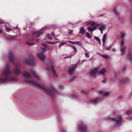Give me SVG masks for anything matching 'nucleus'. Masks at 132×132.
Instances as JSON below:
<instances>
[{
  "mask_svg": "<svg viewBox=\"0 0 132 132\" xmlns=\"http://www.w3.org/2000/svg\"><path fill=\"white\" fill-rule=\"evenodd\" d=\"M23 77L26 78H29L31 77L30 75L27 72H25L23 73Z\"/></svg>",
  "mask_w": 132,
  "mask_h": 132,
  "instance_id": "nucleus-15",
  "label": "nucleus"
},
{
  "mask_svg": "<svg viewBox=\"0 0 132 132\" xmlns=\"http://www.w3.org/2000/svg\"><path fill=\"white\" fill-rule=\"evenodd\" d=\"M15 64L16 66H19V63L18 62H17Z\"/></svg>",
  "mask_w": 132,
  "mask_h": 132,
  "instance_id": "nucleus-46",
  "label": "nucleus"
},
{
  "mask_svg": "<svg viewBox=\"0 0 132 132\" xmlns=\"http://www.w3.org/2000/svg\"><path fill=\"white\" fill-rule=\"evenodd\" d=\"M8 56L10 62L11 63L13 62L14 60V58L13 56L12 53L11 52L9 53V54Z\"/></svg>",
  "mask_w": 132,
  "mask_h": 132,
  "instance_id": "nucleus-10",
  "label": "nucleus"
},
{
  "mask_svg": "<svg viewBox=\"0 0 132 132\" xmlns=\"http://www.w3.org/2000/svg\"><path fill=\"white\" fill-rule=\"evenodd\" d=\"M81 93H85V91L84 90H82L81 91Z\"/></svg>",
  "mask_w": 132,
  "mask_h": 132,
  "instance_id": "nucleus-51",
  "label": "nucleus"
},
{
  "mask_svg": "<svg viewBox=\"0 0 132 132\" xmlns=\"http://www.w3.org/2000/svg\"><path fill=\"white\" fill-rule=\"evenodd\" d=\"M113 12L115 15L118 16L119 14V13L117 11V9L116 7H114L113 9Z\"/></svg>",
  "mask_w": 132,
  "mask_h": 132,
  "instance_id": "nucleus-22",
  "label": "nucleus"
},
{
  "mask_svg": "<svg viewBox=\"0 0 132 132\" xmlns=\"http://www.w3.org/2000/svg\"><path fill=\"white\" fill-rule=\"evenodd\" d=\"M49 40H51L52 39V38L51 37H50V38H49Z\"/></svg>",
  "mask_w": 132,
  "mask_h": 132,
  "instance_id": "nucleus-61",
  "label": "nucleus"
},
{
  "mask_svg": "<svg viewBox=\"0 0 132 132\" xmlns=\"http://www.w3.org/2000/svg\"><path fill=\"white\" fill-rule=\"evenodd\" d=\"M101 31V34H103V30H100Z\"/></svg>",
  "mask_w": 132,
  "mask_h": 132,
  "instance_id": "nucleus-59",
  "label": "nucleus"
},
{
  "mask_svg": "<svg viewBox=\"0 0 132 132\" xmlns=\"http://www.w3.org/2000/svg\"><path fill=\"white\" fill-rule=\"evenodd\" d=\"M124 41L123 39L121 41V47H124L123 45H124Z\"/></svg>",
  "mask_w": 132,
  "mask_h": 132,
  "instance_id": "nucleus-35",
  "label": "nucleus"
},
{
  "mask_svg": "<svg viewBox=\"0 0 132 132\" xmlns=\"http://www.w3.org/2000/svg\"><path fill=\"white\" fill-rule=\"evenodd\" d=\"M2 31L0 29V33H2Z\"/></svg>",
  "mask_w": 132,
  "mask_h": 132,
  "instance_id": "nucleus-63",
  "label": "nucleus"
},
{
  "mask_svg": "<svg viewBox=\"0 0 132 132\" xmlns=\"http://www.w3.org/2000/svg\"><path fill=\"white\" fill-rule=\"evenodd\" d=\"M58 87H59V88L60 89V88H63V86L62 85H59V86Z\"/></svg>",
  "mask_w": 132,
  "mask_h": 132,
  "instance_id": "nucleus-42",
  "label": "nucleus"
},
{
  "mask_svg": "<svg viewBox=\"0 0 132 132\" xmlns=\"http://www.w3.org/2000/svg\"><path fill=\"white\" fill-rule=\"evenodd\" d=\"M26 43L29 46H32L35 44V43L33 42L30 43L27 42H26Z\"/></svg>",
  "mask_w": 132,
  "mask_h": 132,
  "instance_id": "nucleus-29",
  "label": "nucleus"
},
{
  "mask_svg": "<svg viewBox=\"0 0 132 132\" xmlns=\"http://www.w3.org/2000/svg\"><path fill=\"white\" fill-rule=\"evenodd\" d=\"M47 37H48V38H50V35L49 34H48L47 35Z\"/></svg>",
  "mask_w": 132,
  "mask_h": 132,
  "instance_id": "nucleus-49",
  "label": "nucleus"
},
{
  "mask_svg": "<svg viewBox=\"0 0 132 132\" xmlns=\"http://www.w3.org/2000/svg\"><path fill=\"white\" fill-rule=\"evenodd\" d=\"M102 57L105 59H106L108 58V55H102Z\"/></svg>",
  "mask_w": 132,
  "mask_h": 132,
  "instance_id": "nucleus-36",
  "label": "nucleus"
},
{
  "mask_svg": "<svg viewBox=\"0 0 132 132\" xmlns=\"http://www.w3.org/2000/svg\"><path fill=\"white\" fill-rule=\"evenodd\" d=\"M68 34L69 35H70L73 32V31L72 30H71L70 29H69L68 30Z\"/></svg>",
  "mask_w": 132,
  "mask_h": 132,
  "instance_id": "nucleus-33",
  "label": "nucleus"
},
{
  "mask_svg": "<svg viewBox=\"0 0 132 132\" xmlns=\"http://www.w3.org/2000/svg\"><path fill=\"white\" fill-rule=\"evenodd\" d=\"M77 67L76 64L72 65L71 68L69 70V72L70 74L72 75L73 73Z\"/></svg>",
  "mask_w": 132,
  "mask_h": 132,
  "instance_id": "nucleus-8",
  "label": "nucleus"
},
{
  "mask_svg": "<svg viewBox=\"0 0 132 132\" xmlns=\"http://www.w3.org/2000/svg\"><path fill=\"white\" fill-rule=\"evenodd\" d=\"M69 46L72 47V48L75 50V51L76 52H77V49L75 46L70 45H69Z\"/></svg>",
  "mask_w": 132,
  "mask_h": 132,
  "instance_id": "nucleus-28",
  "label": "nucleus"
},
{
  "mask_svg": "<svg viewBox=\"0 0 132 132\" xmlns=\"http://www.w3.org/2000/svg\"><path fill=\"white\" fill-rule=\"evenodd\" d=\"M122 119V117L121 116H119L117 119H114V118H109L108 119V120L112 121H114L116 122L117 125L120 124L121 122Z\"/></svg>",
  "mask_w": 132,
  "mask_h": 132,
  "instance_id": "nucleus-4",
  "label": "nucleus"
},
{
  "mask_svg": "<svg viewBox=\"0 0 132 132\" xmlns=\"http://www.w3.org/2000/svg\"><path fill=\"white\" fill-rule=\"evenodd\" d=\"M128 59L129 60L132 61V54L131 53H128Z\"/></svg>",
  "mask_w": 132,
  "mask_h": 132,
  "instance_id": "nucleus-24",
  "label": "nucleus"
},
{
  "mask_svg": "<svg viewBox=\"0 0 132 132\" xmlns=\"http://www.w3.org/2000/svg\"><path fill=\"white\" fill-rule=\"evenodd\" d=\"M86 36L89 39H90L91 38V36L88 33H86Z\"/></svg>",
  "mask_w": 132,
  "mask_h": 132,
  "instance_id": "nucleus-31",
  "label": "nucleus"
},
{
  "mask_svg": "<svg viewBox=\"0 0 132 132\" xmlns=\"http://www.w3.org/2000/svg\"><path fill=\"white\" fill-rule=\"evenodd\" d=\"M102 91H99V93L100 94H101L102 93Z\"/></svg>",
  "mask_w": 132,
  "mask_h": 132,
  "instance_id": "nucleus-57",
  "label": "nucleus"
},
{
  "mask_svg": "<svg viewBox=\"0 0 132 132\" xmlns=\"http://www.w3.org/2000/svg\"><path fill=\"white\" fill-rule=\"evenodd\" d=\"M23 62L24 63L27 64L33 65L35 64L33 59L31 57L28 58L23 60Z\"/></svg>",
  "mask_w": 132,
  "mask_h": 132,
  "instance_id": "nucleus-5",
  "label": "nucleus"
},
{
  "mask_svg": "<svg viewBox=\"0 0 132 132\" xmlns=\"http://www.w3.org/2000/svg\"><path fill=\"white\" fill-rule=\"evenodd\" d=\"M97 27H99L100 26V24L99 23L97 24L96 25Z\"/></svg>",
  "mask_w": 132,
  "mask_h": 132,
  "instance_id": "nucleus-53",
  "label": "nucleus"
},
{
  "mask_svg": "<svg viewBox=\"0 0 132 132\" xmlns=\"http://www.w3.org/2000/svg\"><path fill=\"white\" fill-rule=\"evenodd\" d=\"M105 26L104 25H101L100 27L99 28V29L100 30H103L105 28Z\"/></svg>",
  "mask_w": 132,
  "mask_h": 132,
  "instance_id": "nucleus-27",
  "label": "nucleus"
},
{
  "mask_svg": "<svg viewBox=\"0 0 132 132\" xmlns=\"http://www.w3.org/2000/svg\"><path fill=\"white\" fill-rule=\"evenodd\" d=\"M54 39H55V40H59L57 38H54Z\"/></svg>",
  "mask_w": 132,
  "mask_h": 132,
  "instance_id": "nucleus-62",
  "label": "nucleus"
},
{
  "mask_svg": "<svg viewBox=\"0 0 132 132\" xmlns=\"http://www.w3.org/2000/svg\"><path fill=\"white\" fill-rule=\"evenodd\" d=\"M51 35L52 36H53L54 37H58L59 36V35H57L56 36H55V34H54V33L53 32H52L51 33Z\"/></svg>",
  "mask_w": 132,
  "mask_h": 132,
  "instance_id": "nucleus-37",
  "label": "nucleus"
},
{
  "mask_svg": "<svg viewBox=\"0 0 132 132\" xmlns=\"http://www.w3.org/2000/svg\"><path fill=\"white\" fill-rule=\"evenodd\" d=\"M122 98V97L121 96H119V99H121V98Z\"/></svg>",
  "mask_w": 132,
  "mask_h": 132,
  "instance_id": "nucleus-56",
  "label": "nucleus"
},
{
  "mask_svg": "<svg viewBox=\"0 0 132 132\" xmlns=\"http://www.w3.org/2000/svg\"><path fill=\"white\" fill-rule=\"evenodd\" d=\"M42 45L45 48H47V46L45 44L43 43L42 44Z\"/></svg>",
  "mask_w": 132,
  "mask_h": 132,
  "instance_id": "nucleus-38",
  "label": "nucleus"
},
{
  "mask_svg": "<svg viewBox=\"0 0 132 132\" xmlns=\"http://www.w3.org/2000/svg\"><path fill=\"white\" fill-rule=\"evenodd\" d=\"M26 81L36 86L38 88L42 90L43 92L48 95L52 96L54 95L57 92V90L54 88H49L45 85L41 86L32 80H28Z\"/></svg>",
  "mask_w": 132,
  "mask_h": 132,
  "instance_id": "nucleus-1",
  "label": "nucleus"
},
{
  "mask_svg": "<svg viewBox=\"0 0 132 132\" xmlns=\"http://www.w3.org/2000/svg\"><path fill=\"white\" fill-rule=\"evenodd\" d=\"M15 80V79L13 77L8 78H0V81L4 82L8 81H13Z\"/></svg>",
  "mask_w": 132,
  "mask_h": 132,
  "instance_id": "nucleus-7",
  "label": "nucleus"
},
{
  "mask_svg": "<svg viewBox=\"0 0 132 132\" xmlns=\"http://www.w3.org/2000/svg\"><path fill=\"white\" fill-rule=\"evenodd\" d=\"M97 28V27L96 26H94L92 28L93 29V31L95 30V29H96Z\"/></svg>",
  "mask_w": 132,
  "mask_h": 132,
  "instance_id": "nucleus-41",
  "label": "nucleus"
},
{
  "mask_svg": "<svg viewBox=\"0 0 132 132\" xmlns=\"http://www.w3.org/2000/svg\"><path fill=\"white\" fill-rule=\"evenodd\" d=\"M94 38L100 43L101 42L100 39L97 37H94Z\"/></svg>",
  "mask_w": 132,
  "mask_h": 132,
  "instance_id": "nucleus-30",
  "label": "nucleus"
},
{
  "mask_svg": "<svg viewBox=\"0 0 132 132\" xmlns=\"http://www.w3.org/2000/svg\"><path fill=\"white\" fill-rule=\"evenodd\" d=\"M106 38H107V36L105 34H104L103 36L102 39V42L103 43V45H104L105 44V39Z\"/></svg>",
  "mask_w": 132,
  "mask_h": 132,
  "instance_id": "nucleus-21",
  "label": "nucleus"
},
{
  "mask_svg": "<svg viewBox=\"0 0 132 132\" xmlns=\"http://www.w3.org/2000/svg\"><path fill=\"white\" fill-rule=\"evenodd\" d=\"M14 72L16 74H19L21 72V70L19 69H16L14 70Z\"/></svg>",
  "mask_w": 132,
  "mask_h": 132,
  "instance_id": "nucleus-20",
  "label": "nucleus"
},
{
  "mask_svg": "<svg viewBox=\"0 0 132 132\" xmlns=\"http://www.w3.org/2000/svg\"><path fill=\"white\" fill-rule=\"evenodd\" d=\"M14 38H15V37L13 36H11V39H14Z\"/></svg>",
  "mask_w": 132,
  "mask_h": 132,
  "instance_id": "nucleus-45",
  "label": "nucleus"
},
{
  "mask_svg": "<svg viewBox=\"0 0 132 132\" xmlns=\"http://www.w3.org/2000/svg\"><path fill=\"white\" fill-rule=\"evenodd\" d=\"M61 46L60 45V44H59V48H60Z\"/></svg>",
  "mask_w": 132,
  "mask_h": 132,
  "instance_id": "nucleus-64",
  "label": "nucleus"
},
{
  "mask_svg": "<svg viewBox=\"0 0 132 132\" xmlns=\"http://www.w3.org/2000/svg\"><path fill=\"white\" fill-rule=\"evenodd\" d=\"M102 82L103 83H105L106 82V81L105 79H104L102 81Z\"/></svg>",
  "mask_w": 132,
  "mask_h": 132,
  "instance_id": "nucleus-44",
  "label": "nucleus"
},
{
  "mask_svg": "<svg viewBox=\"0 0 132 132\" xmlns=\"http://www.w3.org/2000/svg\"><path fill=\"white\" fill-rule=\"evenodd\" d=\"M126 48L125 47H122L120 49V51L121 55H122L123 56L125 52L126 51Z\"/></svg>",
  "mask_w": 132,
  "mask_h": 132,
  "instance_id": "nucleus-12",
  "label": "nucleus"
},
{
  "mask_svg": "<svg viewBox=\"0 0 132 132\" xmlns=\"http://www.w3.org/2000/svg\"><path fill=\"white\" fill-rule=\"evenodd\" d=\"M123 80H124V81H123V82H125L126 80H128V79H123Z\"/></svg>",
  "mask_w": 132,
  "mask_h": 132,
  "instance_id": "nucleus-52",
  "label": "nucleus"
},
{
  "mask_svg": "<svg viewBox=\"0 0 132 132\" xmlns=\"http://www.w3.org/2000/svg\"><path fill=\"white\" fill-rule=\"evenodd\" d=\"M98 69V68H96L94 69L90 73V76H91L93 77L96 74L97 71Z\"/></svg>",
  "mask_w": 132,
  "mask_h": 132,
  "instance_id": "nucleus-9",
  "label": "nucleus"
},
{
  "mask_svg": "<svg viewBox=\"0 0 132 132\" xmlns=\"http://www.w3.org/2000/svg\"><path fill=\"white\" fill-rule=\"evenodd\" d=\"M85 61H86L85 60H83L82 61V62L83 63V62H85Z\"/></svg>",
  "mask_w": 132,
  "mask_h": 132,
  "instance_id": "nucleus-60",
  "label": "nucleus"
},
{
  "mask_svg": "<svg viewBox=\"0 0 132 132\" xmlns=\"http://www.w3.org/2000/svg\"><path fill=\"white\" fill-rule=\"evenodd\" d=\"M87 28L88 30L91 32H92L93 31V29L92 28L89 27Z\"/></svg>",
  "mask_w": 132,
  "mask_h": 132,
  "instance_id": "nucleus-34",
  "label": "nucleus"
},
{
  "mask_svg": "<svg viewBox=\"0 0 132 132\" xmlns=\"http://www.w3.org/2000/svg\"><path fill=\"white\" fill-rule=\"evenodd\" d=\"M57 42H52V44H55Z\"/></svg>",
  "mask_w": 132,
  "mask_h": 132,
  "instance_id": "nucleus-54",
  "label": "nucleus"
},
{
  "mask_svg": "<svg viewBox=\"0 0 132 132\" xmlns=\"http://www.w3.org/2000/svg\"><path fill=\"white\" fill-rule=\"evenodd\" d=\"M47 50L46 49L44 48H41L39 49V51L40 52L43 53L44 52H46Z\"/></svg>",
  "mask_w": 132,
  "mask_h": 132,
  "instance_id": "nucleus-23",
  "label": "nucleus"
},
{
  "mask_svg": "<svg viewBox=\"0 0 132 132\" xmlns=\"http://www.w3.org/2000/svg\"><path fill=\"white\" fill-rule=\"evenodd\" d=\"M112 46V45H111L108 47H107L106 48V50L107 51L110 50H111Z\"/></svg>",
  "mask_w": 132,
  "mask_h": 132,
  "instance_id": "nucleus-32",
  "label": "nucleus"
},
{
  "mask_svg": "<svg viewBox=\"0 0 132 132\" xmlns=\"http://www.w3.org/2000/svg\"><path fill=\"white\" fill-rule=\"evenodd\" d=\"M85 30L84 27H81L80 28V31L79 32V34L83 35L85 34Z\"/></svg>",
  "mask_w": 132,
  "mask_h": 132,
  "instance_id": "nucleus-17",
  "label": "nucleus"
},
{
  "mask_svg": "<svg viewBox=\"0 0 132 132\" xmlns=\"http://www.w3.org/2000/svg\"><path fill=\"white\" fill-rule=\"evenodd\" d=\"M105 72V69L104 68H103L99 71L98 73L101 75H103L104 74Z\"/></svg>",
  "mask_w": 132,
  "mask_h": 132,
  "instance_id": "nucleus-18",
  "label": "nucleus"
},
{
  "mask_svg": "<svg viewBox=\"0 0 132 132\" xmlns=\"http://www.w3.org/2000/svg\"><path fill=\"white\" fill-rule=\"evenodd\" d=\"M110 93L108 92H105L104 93V96H108L109 95Z\"/></svg>",
  "mask_w": 132,
  "mask_h": 132,
  "instance_id": "nucleus-26",
  "label": "nucleus"
},
{
  "mask_svg": "<svg viewBox=\"0 0 132 132\" xmlns=\"http://www.w3.org/2000/svg\"><path fill=\"white\" fill-rule=\"evenodd\" d=\"M6 29L8 30H12L11 29H10V28H6Z\"/></svg>",
  "mask_w": 132,
  "mask_h": 132,
  "instance_id": "nucleus-55",
  "label": "nucleus"
},
{
  "mask_svg": "<svg viewBox=\"0 0 132 132\" xmlns=\"http://www.w3.org/2000/svg\"><path fill=\"white\" fill-rule=\"evenodd\" d=\"M44 28H42L38 32L36 31L34 32L33 35L34 36L36 35V37L37 38H38L40 36L42 35L44 33V31H43V29Z\"/></svg>",
  "mask_w": 132,
  "mask_h": 132,
  "instance_id": "nucleus-6",
  "label": "nucleus"
},
{
  "mask_svg": "<svg viewBox=\"0 0 132 132\" xmlns=\"http://www.w3.org/2000/svg\"><path fill=\"white\" fill-rule=\"evenodd\" d=\"M61 131L62 132H67V131H65V130H62V129H61Z\"/></svg>",
  "mask_w": 132,
  "mask_h": 132,
  "instance_id": "nucleus-50",
  "label": "nucleus"
},
{
  "mask_svg": "<svg viewBox=\"0 0 132 132\" xmlns=\"http://www.w3.org/2000/svg\"><path fill=\"white\" fill-rule=\"evenodd\" d=\"M75 79V78H72L71 80H70V82H72V81L74 79Z\"/></svg>",
  "mask_w": 132,
  "mask_h": 132,
  "instance_id": "nucleus-47",
  "label": "nucleus"
},
{
  "mask_svg": "<svg viewBox=\"0 0 132 132\" xmlns=\"http://www.w3.org/2000/svg\"><path fill=\"white\" fill-rule=\"evenodd\" d=\"M125 36V33H123L121 35V37L122 38H124Z\"/></svg>",
  "mask_w": 132,
  "mask_h": 132,
  "instance_id": "nucleus-39",
  "label": "nucleus"
},
{
  "mask_svg": "<svg viewBox=\"0 0 132 132\" xmlns=\"http://www.w3.org/2000/svg\"><path fill=\"white\" fill-rule=\"evenodd\" d=\"M100 101V99L99 98H97L94 100L92 101L91 102L94 104H95L97 103Z\"/></svg>",
  "mask_w": 132,
  "mask_h": 132,
  "instance_id": "nucleus-19",
  "label": "nucleus"
},
{
  "mask_svg": "<svg viewBox=\"0 0 132 132\" xmlns=\"http://www.w3.org/2000/svg\"><path fill=\"white\" fill-rule=\"evenodd\" d=\"M51 70L53 73L54 77H57V75L56 73L55 70L54 69V67L53 66H52Z\"/></svg>",
  "mask_w": 132,
  "mask_h": 132,
  "instance_id": "nucleus-14",
  "label": "nucleus"
},
{
  "mask_svg": "<svg viewBox=\"0 0 132 132\" xmlns=\"http://www.w3.org/2000/svg\"><path fill=\"white\" fill-rule=\"evenodd\" d=\"M112 51L114 52H116V50L114 48H113L112 50Z\"/></svg>",
  "mask_w": 132,
  "mask_h": 132,
  "instance_id": "nucleus-48",
  "label": "nucleus"
},
{
  "mask_svg": "<svg viewBox=\"0 0 132 132\" xmlns=\"http://www.w3.org/2000/svg\"><path fill=\"white\" fill-rule=\"evenodd\" d=\"M11 73V71L10 69L9 65H6L2 72V75L4 77H7L10 75Z\"/></svg>",
  "mask_w": 132,
  "mask_h": 132,
  "instance_id": "nucleus-2",
  "label": "nucleus"
},
{
  "mask_svg": "<svg viewBox=\"0 0 132 132\" xmlns=\"http://www.w3.org/2000/svg\"><path fill=\"white\" fill-rule=\"evenodd\" d=\"M37 56L38 58L42 60H43L45 59V56L44 54H37Z\"/></svg>",
  "mask_w": 132,
  "mask_h": 132,
  "instance_id": "nucleus-11",
  "label": "nucleus"
},
{
  "mask_svg": "<svg viewBox=\"0 0 132 132\" xmlns=\"http://www.w3.org/2000/svg\"><path fill=\"white\" fill-rule=\"evenodd\" d=\"M47 43H50V44H52V42H47Z\"/></svg>",
  "mask_w": 132,
  "mask_h": 132,
  "instance_id": "nucleus-58",
  "label": "nucleus"
},
{
  "mask_svg": "<svg viewBox=\"0 0 132 132\" xmlns=\"http://www.w3.org/2000/svg\"><path fill=\"white\" fill-rule=\"evenodd\" d=\"M68 42L72 44H76L77 45H79L80 46H81L82 45L81 42L79 41L73 42V41H68Z\"/></svg>",
  "mask_w": 132,
  "mask_h": 132,
  "instance_id": "nucleus-16",
  "label": "nucleus"
},
{
  "mask_svg": "<svg viewBox=\"0 0 132 132\" xmlns=\"http://www.w3.org/2000/svg\"><path fill=\"white\" fill-rule=\"evenodd\" d=\"M85 56L86 57H89V55L88 53H86L85 54Z\"/></svg>",
  "mask_w": 132,
  "mask_h": 132,
  "instance_id": "nucleus-40",
  "label": "nucleus"
},
{
  "mask_svg": "<svg viewBox=\"0 0 132 132\" xmlns=\"http://www.w3.org/2000/svg\"><path fill=\"white\" fill-rule=\"evenodd\" d=\"M30 71L31 73L34 75L35 77L38 80H40V78L37 75L36 73L35 72V71L33 69H31Z\"/></svg>",
  "mask_w": 132,
  "mask_h": 132,
  "instance_id": "nucleus-13",
  "label": "nucleus"
},
{
  "mask_svg": "<svg viewBox=\"0 0 132 132\" xmlns=\"http://www.w3.org/2000/svg\"><path fill=\"white\" fill-rule=\"evenodd\" d=\"M66 44V43H65L62 42V43H60V44L61 46H62L64 44Z\"/></svg>",
  "mask_w": 132,
  "mask_h": 132,
  "instance_id": "nucleus-43",
  "label": "nucleus"
},
{
  "mask_svg": "<svg viewBox=\"0 0 132 132\" xmlns=\"http://www.w3.org/2000/svg\"><path fill=\"white\" fill-rule=\"evenodd\" d=\"M88 23L91 26H93L95 24V22L93 21L89 22H88Z\"/></svg>",
  "mask_w": 132,
  "mask_h": 132,
  "instance_id": "nucleus-25",
  "label": "nucleus"
},
{
  "mask_svg": "<svg viewBox=\"0 0 132 132\" xmlns=\"http://www.w3.org/2000/svg\"><path fill=\"white\" fill-rule=\"evenodd\" d=\"M87 127L83 122L80 123L78 128V130L80 132H87Z\"/></svg>",
  "mask_w": 132,
  "mask_h": 132,
  "instance_id": "nucleus-3",
  "label": "nucleus"
}]
</instances>
